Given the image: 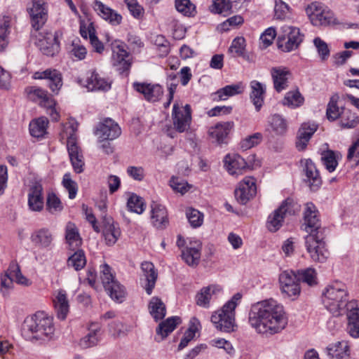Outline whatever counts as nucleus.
<instances>
[{"instance_id": "nucleus-1", "label": "nucleus", "mask_w": 359, "mask_h": 359, "mask_svg": "<svg viewBox=\"0 0 359 359\" xmlns=\"http://www.w3.org/2000/svg\"><path fill=\"white\" fill-rule=\"evenodd\" d=\"M248 320L250 325L262 334L278 333L287 324L283 306L272 299L253 304Z\"/></svg>"}, {"instance_id": "nucleus-2", "label": "nucleus", "mask_w": 359, "mask_h": 359, "mask_svg": "<svg viewBox=\"0 0 359 359\" xmlns=\"http://www.w3.org/2000/svg\"><path fill=\"white\" fill-rule=\"evenodd\" d=\"M323 303L334 316H339L348 311V292L345 284L334 282L329 285L323 293Z\"/></svg>"}, {"instance_id": "nucleus-3", "label": "nucleus", "mask_w": 359, "mask_h": 359, "mask_svg": "<svg viewBox=\"0 0 359 359\" xmlns=\"http://www.w3.org/2000/svg\"><path fill=\"white\" fill-rule=\"evenodd\" d=\"M54 330L53 319L43 313H37L27 317L22 328V334L25 338L37 340L50 339L54 334Z\"/></svg>"}, {"instance_id": "nucleus-4", "label": "nucleus", "mask_w": 359, "mask_h": 359, "mask_svg": "<svg viewBox=\"0 0 359 359\" xmlns=\"http://www.w3.org/2000/svg\"><path fill=\"white\" fill-rule=\"evenodd\" d=\"M77 129L78 123L75 121L71 120L63 126L61 135L62 139H67V151L74 171L76 173H81L83 171L84 160L81 149L76 142Z\"/></svg>"}, {"instance_id": "nucleus-5", "label": "nucleus", "mask_w": 359, "mask_h": 359, "mask_svg": "<svg viewBox=\"0 0 359 359\" xmlns=\"http://www.w3.org/2000/svg\"><path fill=\"white\" fill-rule=\"evenodd\" d=\"M241 297L240 293L235 294L220 310L212 315L211 321L217 330L225 332L235 331L237 327L235 322V309Z\"/></svg>"}, {"instance_id": "nucleus-6", "label": "nucleus", "mask_w": 359, "mask_h": 359, "mask_svg": "<svg viewBox=\"0 0 359 359\" xmlns=\"http://www.w3.org/2000/svg\"><path fill=\"white\" fill-rule=\"evenodd\" d=\"M172 118L174 128L168 127L165 133L168 137L173 138L175 130L179 133H184L189 129L191 123L190 105L186 104L182 107L178 102H175L172 107Z\"/></svg>"}, {"instance_id": "nucleus-7", "label": "nucleus", "mask_w": 359, "mask_h": 359, "mask_svg": "<svg viewBox=\"0 0 359 359\" xmlns=\"http://www.w3.org/2000/svg\"><path fill=\"white\" fill-rule=\"evenodd\" d=\"M282 34L278 37L277 46L284 52H290L297 49L302 42L304 35L299 28L288 25L281 27Z\"/></svg>"}, {"instance_id": "nucleus-8", "label": "nucleus", "mask_w": 359, "mask_h": 359, "mask_svg": "<svg viewBox=\"0 0 359 359\" xmlns=\"http://www.w3.org/2000/svg\"><path fill=\"white\" fill-rule=\"evenodd\" d=\"M26 91L31 99L39 102L41 107L47 109V113L52 121H57L59 120L60 114L55 109V101L47 90L40 87L30 86L27 88Z\"/></svg>"}, {"instance_id": "nucleus-9", "label": "nucleus", "mask_w": 359, "mask_h": 359, "mask_svg": "<svg viewBox=\"0 0 359 359\" xmlns=\"http://www.w3.org/2000/svg\"><path fill=\"white\" fill-rule=\"evenodd\" d=\"M298 210L299 207L292 199H286L268 217L266 223L268 229L271 232H276L282 226L286 215H294Z\"/></svg>"}, {"instance_id": "nucleus-10", "label": "nucleus", "mask_w": 359, "mask_h": 359, "mask_svg": "<svg viewBox=\"0 0 359 359\" xmlns=\"http://www.w3.org/2000/svg\"><path fill=\"white\" fill-rule=\"evenodd\" d=\"M318 233H310L305 238V245L312 261L323 263L329 257V251L323 238Z\"/></svg>"}, {"instance_id": "nucleus-11", "label": "nucleus", "mask_w": 359, "mask_h": 359, "mask_svg": "<svg viewBox=\"0 0 359 359\" xmlns=\"http://www.w3.org/2000/svg\"><path fill=\"white\" fill-rule=\"evenodd\" d=\"M306 13L314 26H329L337 24L332 12L318 2H313L306 9Z\"/></svg>"}, {"instance_id": "nucleus-12", "label": "nucleus", "mask_w": 359, "mask_h": 359, "mask_svg": "<svg viewBox=\"0 0 359 359\" xmlns=\"http://www.w3.org/2000/svg\"><path fill=\"white\" fill-rule=\"evenodd\" d=\"M32 27L39 30L48 20V4L45 0H31L27 5Z\"/></svg>"}, {"instance_id": "nucleus-13", "label": "nucleus", "mask_w": 359, "mask_h": 359, "mask_svg": "<svg viewBox=\"0 0 359 359\" xmlns=\"http://www.w3.org/2000/svg\"><path fill=\"white\" fill-rule=\"evenodd\" d=\"M58 37L57 32H43L39 34L35 44L43 55L53 56L60 50Z\"/></svg>"}, {"instance_id": "nucleus-14", "label": "nucleus", "mask_w": 359, "mask_h": 359, "mask_svg": "<svg viewBox=\"0 0 359 359\" xmlns=\"http://www.w3.org/2000/svg\"><path fill=\"white\" fill-rule=\"evenodd\" d=\"M33 78L46 80L47 86L55 95L58 94L63 85L62 74L56 69L48 68L36 72L33 74Z\"/></svg>"}, {"instance_id": "nucleus-15", "label": "nucleus", "mask_w": 359, "mask_h": 359, "mask_svg": "<svg viewBox=\"0 0 359 359\" xmlns=\"http://www.w3.org/2000/svg\"><path fill=\"white\" fill-rule=\"evenodd\" d=\"M256 193V180L252 177H245L238 183L234 191L236 201L242 205L246 204Z\"/></svg>"}, {"instance_id": "nucleus-16", "label": "nucleus", "mask_w": 359, "mask_h": 359, "mask_svg": "<svg viewBox=\"0 0 359 359\" xmlns=\"http://www.w3.org/2000/svg\"><path fill=\"white\" fill-rule=\"evenodd\" d=\"M95 133L99 141L113 140L120 136L121 130L114 121L106 118L97 126Z\"/></svg>"}, {"instance_id": "nucleus-17", "label": "nucleus", "mask_w": 359, "mask_h": 359, "mask_svg": "<svg viewBox=\"0 0 359 359\" xmlns=\"http://www.w3.org/2000/svg\"><path fill=\"white\" fill-rule=\"evenodd\" d=\"M111 65L120 74H128L131 66L128 53L123 46L118 45L113 48Z\"/></svg>"}, {"instance_id": "nucleus-18", "label": "nucleus", "mask_w": 359, "mask_h": 359, "mask_svg": "<svg viewBox=\"0 0 359 359\" xmlns=\"http://www.w3.org/2000/svg\"><path fill=\"white\" fill-rule=\"evenodd\" d=\"M53 240V233L48 228L46 227L34 230L30 236L32 243L39 249H51Z\"/></svg>"}, {"instance_id": "nucleus-19", "label": "nucleus", "mask_w": 359, "mask_h": 359, "mask_svg": "<svg viewBox=\"0 0 359 359\" xmlns=\"http://www.w3.org/2000/svg\"><path fill=\"white\" fill-rule=\"evenodd\" d=\"M305 231L310 233H318V230L320 228V221L318 211L312 203H307L304 211Z\"/></svg>"}, {"instance_id": "nucleus-20", "label": "nucleus", "mask_w": 359, "mask_h": 359, "mask_svg": "<svg viewBox=\"0 0 359 359\" xmlns=\"http://www.w3.org/2000/svg\"><path fill=\"white\" fill-rule=\"evenodd\" d=\"M93 8L100 18L107 21L111 25L117 26L122 22L123 18L121 14L106 6L100 1H94Z\"/></svg>"}, {"instance_id": "nucleus-21", "label": "nucleus", "mask_w": 359, "mask_h": 359, "mask_svg": "<svg viewBox=\"0 0 359 359\" xmlns=\"http://www.w3.org/2000/svg\"><path fill=\"white\" fill-rule=\"evenodd\" d=\"M346 313L349 334L353 337H359V303L355 300H351L348 305V311Z\"/></svg>"}, {"instance_id": "nucleus-22", "label": "nucleus", "mask_w": 359, "mask_h": 359, "mask_svg": "<svg viewBox=\"0 0 359 359\" xmlns=\"http://www.w3.org/2000/svg\"><path fill=\"white\" fill-rule=\"evenodd\" d=\"M222 288L218 285L203 287L196 295V302L199 306L209 308L211 299L221 293Z\"/></svg>"}, {"instance_id": "nucleus-23", "label": "nucleus", "mask_w": 359, "mask_h": 359, "mask_svg": "<svg viewBox=\"0 0 359 359\" xmlns=\"http://www.w3.org/2000/svg\"><path fill=\"white\" fill-rule=\"evenodd\" d=\"M28 206L32 211L40 212L43 208V187L39 182L34 183L28 193Z\"/></svg>"}, {"instance_id": "nucleus-24", "label": "nucleus", "mask_w": 359, "mask_h": 359, "mask_svg": "<svg viewBox=\"0 0 359 359\" xmlns=\"http://www.w3.org/2000/svg\"><path fill=\"white\" fill-rule=\"evenodd\" d=\"M102 234L106 244L109 246L114 245L121 234L118 224L114 222L111 218H104Z\"/></svg>"}, {"instance_id": "nucleus-25", "label": "nucleus", "mask_w": 359, "mask_h": 359, "mask_svg": "<svg viewBox=\"0 0 359 359\" xmlns=\"http://www.w3.org/2000/svg\"><path fill=\"white\" fill-rule=\"evenodd\" d=\"M201 243L199 241H190L189 244L182 250V258L189 266H196L201 259Z\"/></svg>"}, {"instance_id": "nucleus-26", "label": "nucleus", "mask_w": 359, "mask_h": 359, "mask_svg": "<svg viewBox=\"0 0 359 359\" xmlns=\"http://www.w3.org/2000/svg\"><path fill=\"white\" fill-rule=\"evenodd\" d=\"M53 304L57 318L65 320L69 310V301L65 290H58L54 292Z\"/></svg>"}, {"instance_id": "nucleus-27", "label": "nucleus", "mask_w": 359, "mask_h": 359, "mask_svg": "<svg viewBox=\"0 0 359 359\" xmlns=\"http://www.w3.org/2000/svg\"><path fill=\"white\" fill-rule=\"evenodd\" d=\"M305 182L308 183L311 190L318 189L321 185L322 180L316 165L311 159L304 161Z\"/></svg>"}, {"instance_id": "nucleus-28", "label": "nucleus", "mask_w": 359, "mask_h": 359, "mask_svg": "<svg viewBox=\"0 0 359 359\" xmlns=\"http://www.w3.org/2000/svg\"><path fill=\"white\" fill-rule=\"evenodd\" d=\"M271 74L274 88L277 92L279 93L288 86V79L291 74L286 67H273L271 69Z\"/></svg>"}, {"instance_id": "nucleus-29", "label": "nucleus", "mask_w": 359, "mask_h": 359, "mask_svg": "<svg viewBox=\"0 0 359 359\" xmlns=\"http://www.w3.org/2000/svg\"><path fill=\"white\" fill-rule=\"evenodd\" d=\"M224 166L228 172L231 175H238L247 168H250L245 159L238 154H228L224 159Z\"/></svg>"}, {"instance_id": "nucleus-30", "label": "nucleus", "mask_w": 359, "mask_h": 359, "mask_svg": "<svg viewBox=\"0 0 359 359\" xmlns=\"http://www.w3.org/2000/svg\"><path fill=\"white\" fill-rule=\"evenodd\" d=\"M141 269L144 278L142 280V286L148 294H151L156 285V276L155 274L154 265L150 262L142 263Z\"/></svg>"}, {"instance_id": "nucleus-31", "label": "nucleus", "mask_w": 359, "mask_h": 359, "mask_svg": "<svg viewBox=\"0 0 359 359\" xmlns=\"http://www.w3.org/2000/svg\"><path fill=\"white\" fill-rule=\"evenodd\" d=\"M318 128L315 123H304L301 126L298 131L296 147L299 151L306 149L307 143Z\"/></svg>"}, {"instance_id": "nucleus-32", "label": "nucleus", "mask_w": 359, "mask_h": 359, "mask_svg": "<svg viewBox=\"0 0 359 359\" xmlns=\"http://www.w3.org/2000/svg\"><path fill=\"white\" fill-rule=\"evenodd\" d=\"M86 88L88 90L107 91L111 88V81L102 77L95 71H92L86 79Z\"/></svg>"}, {"instance_id": "nucleus-33", "label": "nucleus", "mask_w": 359, "mask_h": 359, "mask_svg": "<svg viewBox=\"0 0 359 359\" xmlns=\"http://www.w3.org/2000/svg\"><path fill=\"white\" fill-rule=\"evenodd\" d=\"M65 240L69 249L74 250L82 244L79 229L76 224L72 222L67 223L65 226Z\"/></svg>"}, {"instance_id": "nucleus-34", "label": "nucleus", "mask_w": 359, "mask_h": 359, "mask_svg": "<svg viewBox=\"0 0 359 359\" xmlns=\"http://www.w3.org/2000/svg\"><path fill=\"white\" fill-rule=\"evenodd\" d=\"M233 127V122L218 123L215 126L209 128L208 135L210 137L215 139L217 143L221 144L227 137Z\"/></svg>"}, {"instance_id": "nucleus-35", "label": "nucleus", "mask_w": 359, "mask_h": 359, "mask_svg": "<svg viewBox=\"0 0 359 359\" xmlns=\"http://www.w3.org/2000/svg\"><path fill=\"white\" fill-rule=\"evenodd\" d=\"M250 98L258 111L264 104L266 89L262 83L257 81L250 82Z\"/></svg>"}, {"instance_id": "nucleus-36", "label": "nucleus", "mask_w": 359, "mask_h": 359, "mask_svg": "<svg viewBox=\"0 0 359 359\" xmlns=\"http://www.w3.org/2000/svg\"><path fill=\"white\" fill-rule=\"evenodd\" d=\"M267 123L269 127L268 130L276 135H283L287 131V121L282 115L278 114L271 115L268 118Z\"/></svg>"}, {"instance_id": "nucleus-37", "label": "nucleus", "mask_w": 359, "mask_h": 359, "mask_svg": "<svg viewBox=\"0 0 359 359\" xmlns=\"http://www.w3.org/2000/svg\"><path fill=\"white\" fill-rule=\"evenodd\" d=\"M48 123V120L45 116L32 120L29 123L30 135L36 138L44 137L47 133Z\"/></svg>"}, {"instance_id": "nucleus-38", "label": "nucleus", "mask_w": 359, "mask_h": 359, "mask_svg": "<svg viewBox=\"0 0 359 359\" xmlns=\"http://www.w3.org/2000/svg\"><path fill=\"white\" fill-rule=\"evenodd\" d=\"M181 323L182 320L178 316L168 318L158 324V335H161L162 339H165Z\"/></svg>"}, {"instance_id": "nucleus-39", "label": "nucleus", "mask_w": 359, "mask_h": 359, "mask_svg": "<svg viewBox=\"0 0 359 359\" xmlns=\"http://www.w3.org/2000/svg\"><path fill=\"white\" fill-rule=\"evenodd\" d=\"M348 343L345 341H337L327 347L328 355L336 359H344L348 355Z\"/></svg>"}, {"instance_id": "nucleus-40", "label": "nucleus", "mask_w": 359, "mask_h": 359, "mask_svg": "<svg viewBox=\"0 0 359 359\" xmlns=\"http://www.w3.org/2000/svg\"><path fill=\"white\" fill-rule=\"evenodd\" d=\"M340 126L342 128H351L357 126L359 118L356 114L346 108H341Z\"/></svg>"}, {"instance_id": "nucleus-41", "label": "nucleus", "mask_w": 359, "mask_h": 359, "mask_svg": "<svg viewBox=\"0 0 359 359\" xmlns=\"http://www.w3.org/2000/svg\"><path fill=\"white\" fill-rule=\"evenodd\" d=\"M110 297L117 302H121L125 297V288L117 280L104 286Z\"/></svg>"}, {"instance_id": "nucleus-42", "label": "nucleus", "mask_w": 359, "mask_h": 359, "mask_svg": "<svg viewBox=\"0 0 359 359\" xmlns=\"http://www.w3.org/2000/svg\"><path fill=\"white\" fill-rule=\"evenodd\" d=\"M243 90V85L242 83H239L237 84L226 86L225 87L218 90L215 94L217 95L219 100H225L229 97L242 93Z\"/></svg>"}, {"instance_id": "nucleus-43", "label": "nucleus", "mask_w": 359, "mask_h": 359, "mask_svg": "<svg viewBox=\"0 0 359 359\" xmlns=\"http://www.w3.org/2000/svg\"><path fill=\"white\" fill-rule=\"evenodd\" d=\"M316 272L313 268H308L303 270H297L294 276L298 281H302L310 286L317 284Z\"/></svg>"}, {"instance_id": "nucleus-44", "label": "nucleus", "mask_w": 359, "mask_h": 359, "mask_svg": "<svg viewBox=\"0 0 359 359\" xmlns=\"http://www.w3.org/2000/svg\"><path fill=\"white\" fill-rule=\"evenodd\" d=\"M126 196L128 210L137 214L142 213L144 210V203L142 198L134 193H128Z\"/></svg>"}, {"instance_id": "nucleus-45", "label": "nucleus", "mask_w": 359, "mask_h": 359, "mask_svg": "<svg viewBox=\"0 0 359 359\" xmlns=\"http://www.w3.org/2000/svg\"><path fill=\"white\" fill-rule=\"evenodd\" d=\"M177 11L187 17H194L196 14V6L190 0H175Z\"/></svg>"}, {"instance_id": "nucleus-46", "label": "nucleus", "mask_w": 359, "mask_h": 359, "mask_svg": "<svg viewBox=\"0 0 359 359\" xmlns=\"http://www.w3.org/2000/svg\"><path fill=\"white\" fill-rule=\"evenodd\" d=\"M232 8L230 0H213L210 6L211 13L227 15L231 13Z\"/></svg>"}, {"instance_id": "nucleus-47", "label": "nucleus", "mask_w": 359, "mask_h": 359, "mask_svg": "<svg viewBox=\"0 0 359 359\" xmlns=\"http://www.w3.org/2000/svg\"><path fill=\"white\" fill-rule=\"evenodd\" d=\"M86 264L85 253L82 250H76L67 259L68 266L74 268L76 271L83 269Z\"/></svg>"}, {"instance_id": "nucleus-48", "label": "nucleus", "mask_w": 359, "mask_h": 359, "mask_svg": "<svg viewBox=\"0 0 359 359\" xmlns=\"http://www.w3.org/2000/svg\"><path fill=\"white\" fill-rule=\"evenodd\" d=\"M304 99L299 90L289 91L286 93L283 104L291 108H296L303 104Z\"/></svg>"}, {"instance_id": "nucleus-49", "label": "nucleus", "mask_w": 359, "mask_h": 359, "mask_svg": "<svg viewBox=\"0 0 359 359\" xmlns=\"http://www.w3.org/2000/svg\"><path fill=\"white\" fill-rule=\"evenodd\" d=\"M93 325L90 326L89 333L80 340L79 345L81 348H88L97 344L99 341L98 332H100V329L97 327H93Z\"/></svg>"}, {"instance_id": "nucleus-50", "label": "nucleus", "mask_w": 359, "mask_h": 359, "mask_svg": "<svg viewBox=\"0 0 359 359\" xmlns=\"http://www.w3.org/2000/svg\"><path fill=\"white\" fill-rule=\"evenodd\" d=\"M6 273L18 284L25 285L29 284V280L22 274L20 266L16 262H12L10 264Z\"/></svg>"}, {"instance_id": "nucleus-51", "label": "nucleus", "mask_w": 359, "mask_h": 359, "mask_svg": "<svg viewBox=\"0 0 359 359\" xmlns=\"http://www.w3.org/2000/svg\"><path fill=\"white\" fill-rule=\"evenodd\" d=\"M133 88L135 90L143 95L144 97L149 102H155L154 86L144 83H134Z\"/></svg>"}, {"instance_id": "nucleus-52", "label": "nucleus", "mask_w": 359, "mask_h": 359, "mask_svg": "<svg viewBox=\"0 0 359 359\" xmlns=\"http://www.w3.org/2000/svg\"><path fill=\"white\" fill-rule=\"evenodd\" d=\"M338 98L337 95H333L327 104L326 116L329 121H334L341 115V109L337 106Z\"/></svg>"}, {"instance_id": "nucleus-53", "label": "nucleus", "mask_w": 359, "mask_h": 359, "mask_svg": "<svg viewBox=\"0 0 359 359\" xmlns=\"http://www.w3.org/2000/svg\"><path fill=\"white\" fill-rule=\"evenodd\" d=\"M195 322L198 323V321L196 318H192L191 325L185 331L184 336L178 345V350H182L183 348H184L188 345V344L194 338L196 332L197 331V327L195 325Z\"/></svg>"}, {"instance_id": "nucleus-54", "label": "nucleus", "mask_w": 359, "mask_h": 359, "mask_svg": "<svg viewBox=\"0 0 359 359\" xmlns=\"http://www.w3.org/2000/svg\"><path fill=\"white\" fill-rule=\"evenodd\" d=\"M186 216L193 228L201 226L203 222V214L196 209L188 208L186 210Z\"/></svg>"}, {"instance_id": "nucleus-55", "label": "nucleus", "mask_w": 359, "mask_h": 359, "mask_svg": "<svg viewBox=\"0 0 359 359\" xmlns=\"http://www.w3.org/2000/svg\"><path fill=\"white\" fill-rule=\"evenodd\" d=\"M46 208L48 212L54 214L63 209L60 199L54 193H49L47 196Z\"/></svg>"}, {"instance_id": "nucleus-56", "label": "nucleus", "mask_w": 359, "mask_h": 359, "mask_svg": "<svg viewBox=\"0 0 359 359\" xmlns=\"http://www.w3.org/2000/svg\"><path fill=\"white\" fill-rule=\"evenodd\" d=\"M262 134L260 133H255L252 135H249L241 142V147L243 150L250 149L258 145L262 140Z\"/></svg>"}, {"instance_id": "nucleus-57", "label": "nucleus", "mask_w": 359, "mask_h": 359, "mask_svg": "<svg viewBox=\"0 0 359 359\" xmlns=\"http://www.w3.org/2000/svg\"><path fill=\"white\" fill-rule=\"evenodd\" d=\"M321 160L329 172H333L338 163L334 151L328 150L322 154Z\"/></svg>"}, {"instance_id": "nucleus-58", "label": "nucleus", "mask_w": 359, "mask_h": 359, "mask_svg": "<svg viewBox=\"0 0 359 359\" xmlns=\"http://www.w3.org/2000/svg\"><path fill=\"white\" fill-rule=\"evenodd\" d=\"M130 13L137 19L142 18L144 8L138 3L137 0H124Z\"/></svg>"}, {"instance_id": "nucleus-59", "label": "nucleus", "mask_w": 359, "mask_h": 359, "mask_svg": "<svg viewBox=\"0 0 359 359\" xmlns=\"http://www.w3.org/2000/svg\"><path fill=\"white\" fill-rule=\"evenodd\" d=\"M245 42L243 37H236L233 40L229 51L233 57L242 55L245 49Z\"/></svg>"}, {"instance_id": "nucleus-60", "label": "nucleus", "mask_w": 359, "mask_h": 359, "mask_svg": "<svg viewBox=\"0 0 359 359\" xmlns=\"http://www.w3.org/2000/svg\"><path fill=\"white\" fill-rule=\"evenodd\" d=\"M62 184L69 193V198L71 199L74 198L77 194L78 187L77 184L71 179L69 174L67 173L64 175Z\"/></svg>"}, {"instance_id": "nucleus-61", "label": "nucleus", "mask_w": 359, "mask_h": 359, "mask_svg": "<svg viewBox=\"0 0 359 359\" xmlns=\"http://www.w3.org/2000/svg\"><path fill=\"white\" fill-rule=\"evenodd\" d=\"M170 184L175 191L181 194H185L191 188V186L186 181L179 177H172Z\"/></svg>"}, {"instance_id": "nucleus-62", "label": "nucleus", "mask_w": 359, "mask_h": 359, "mask_svg": "<svg viewBox=\"0 0 359 359\" xmlns=\"http://www.w3.org/2000/svg\"><path fill=\"white\" fill-rule=\"evenodd\" d=\"M290 11L288 5L282 0H275V17L276 19H285Z\"/></svg>"}, {"instance_id": "nucleus-63", "label": "nucleus", "mask_w": 359, "mask_h": 359, "mask_svg": "<svg viewBox=\"0 0 359 359\" xmlns=\"http://www.w3.org/2000/svg\"><path fill=\"white\" fill-rule=\"evenodd\" d=\"M313 43L321 59L323 60H327L330 55V49L327 44L319 37L314 39Z\"/></svg>"}, {"instance_id": "nucleus-64", "label": "nucleus", "mask_w": 359, "mask_h": 359, "mask_svg": "<svg viewBox=\"0 0 359 359\" xmlns=\"http://www.w3.org/2000/svg\"><path fill=\"white\" fill-rule=\"evenodd\" d=\"M100 278L102 279L103 286L116 280L111 272V267L107 264H104L100 266Z\"/></svg>"}]
</instances>
